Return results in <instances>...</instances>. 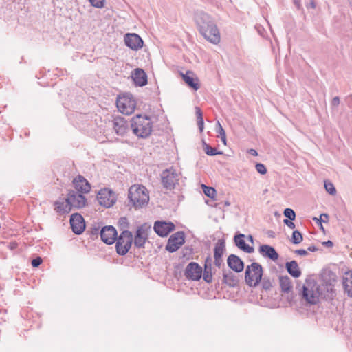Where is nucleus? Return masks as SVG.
<instances>
[{"mask_svg":"<svg viewBox=\"0 0 352 352\" xmlns=\"http://www.w3.org/2000/svg\"><path fill=\"white\" fill-rule=\"evenodd\" d=\"M245 235L243 234H239L235 235L234 237V240L236 245L245 252H253L254 250V248L245 243L243 239Z\"/></svg>","mask_w":352,"mask_h":352,"instance_id":"nucleus-25","label":"nucleus"},{"mask_svg":"<svg viewBox=\"0 0 352 352\" xmlns=\"http://www.w3.org/2000/svg\"><path fill=\"white\" fill-rule=\"evenodd\" d=\"M185 234L182 231L173 234L168 239L166 250L170 252H175L184 243Z\"/></svg>","mask_w":352,"mask_h":352,"instance_id":"nucleus-10","label":"nucleus"},{"mask_svg":"<svg viewBox=\"0 0 352 352\" xmlns=\"http://www.w3.org/2000/svg\"><path fill=\"white\" fill-rule=\"evenodd\" d=\"M131 127L135 135L146 138L152 132L153 122L148 116L138 114L132 118Z\"/></svg>","mask_w":352,"mask_h":352,"instance_id":"nucleus-3","label":"nucleus"},{"mask_svg":"<svg viewBox=\"0 0 352 352\" xmlns=\"http://www.w3.org/2000/svg\"><path fill=\"white\" fill-rule=\"evenodd\" d=\"M128 199L135 209L146 206L149 201L148 191L142 185H133L128 191Z\"/></svg>","mask_w":352,"mask_h":352,"instance_id":"nucleus-2","label":"nucleus"},{"mask_svg":"<svg viewBox=\"0 0 352 352\" xmlns=\"http://www.w3.org/2000/svg\"><path fill=\"white\" fill-rule=\"evenodd\" d=\"M340 104V98L335 96L331 101V105L333 107H338Z\"/></svg>","mask_w":352,"mask_h":352,"instance_id":"nucleus-47","label":"nucleus"},{"mask_svg":"<svg viewBox=\"0 0 352 352\" xmlns=\"http://www.w3.org/2000/svg\"><path fill=\"white\" fill-rule=\"evenodd\" d=\"M263 276V267L261 265L254 262L245 269V280L250 287H256L261 282Z\"/></svg>","mask_w":352,"mask_h":352,"instance_id":"nucleus-5","label":"nucleus"},{"mask_svg":"<svg viewBox=\"0 0 352 352\" xmlns=\"http://www.w3.org/2000/svg\"><path fill=\"white\" fill-rule=\"evenodd\" d=\"M100 226H92L87 232L90 234L91 236H97L98 234L100 233Z\"/></svg>","mask_w":352,"mask_h":352,"instance_id":"nucleus-39","label":"nucleus"},{"mask_svg":"<svg viewBox=\"0 0 352 352\" xmlns=\"http://www.w3.org/2000/svg\"><path fill=\"white\" fill-rule=\"evenodd\" d=\"M309 6L312 8H316V3L314 2V1H311L310 2V4H309Z\"/></svg>","mask_w":352,"mask_h":352,"instance_id":"nucleus-55","label":"nucleus"},{"mask_svg":"<svg viewBox=\"0 0 352 352\" xmlns=\"http://www.w3.org/2000/svg\"><path fill=\"white\" fill-rule=\"evenodd\" d=\"M303 240L302 234L298 230H294L292 235V242L294 244H299Z\"/></svg>","mask_w":352,"mask_h":352,"instance_id":"nucleus-36","label":"nucleus"},{"mask_svg":"<svg viewBox=\"0 0 352 352\" xmlns=\"http://www.w3.org/2000/svg\"><path fill=\"white\" fill-rule=\"evenodd\" d=\"M204 151L208 155L214 156L217 155H222L223 154L222 151H217L215 148L211 147L210 146L207 144L206 142H204Z\"/></svg>","mask_w":352,"mask_h":352,"instance_id":"nucleus-33","label":"nucleus"},{"mask_svg":"<svg viewBox=\"0 0 352 352\" xmlns=\"http://www.w3.org/2000/svg\"><path fill=\"white\" fill-rule=\"evenodd\" d=\"M73 184L74 188L79 193H87L91 190V186L87 179L81 176L78 175L73 180Z\"/></svg>","mask_w":352,"mask_h":352,"instance_id":"nucleus-18","label":"nucleus"},{"mask_svg":"<svg viewBox=\"0 0 352 352\" xmlns=\"http://www.w3.org/2000/svg\"><path fill=\"white\" fill-rule=\"evenodd\" d=\"M97 199L100 205L105 208H110L116 203V197L111 190L104 188L98 193Z\"/></svg>","mask_w":352,"mask_h":352,"instance_id":"nucleus-9","label":"nucleus"},{"mask_svg":"<svg viewBox=\"0 0 352 352\" xmlns=\"http://www.w3.org/2000/svg\"><path fill=\"white\" fill-rule=\"evenodd\" d=\"M184 274L188 279L199 280L202 276V267L195 262H190L186 266Z\"/></svg>","mask_w":352,"mask_h":352,"instance_id":"nucleus-14","label":"nucleus"},{"mask_svg":"<svg viewBox=\"0 0 352 352\" xmlns=\"http://www.w3.org/2000/svg\"><path fill=\"white\" fill-rule=\"evenodd\" d=\"M324 188L327 192L331 195H334L336 193V190L333 183L324 181Z\"/></svg>","mask_w":352,"mask_h":352,"instance_id":"nucleus-37","label":"nucleus"},{"mask_svg":"<svg viewBox=\"0 0 352 352\" xmlns=\"http://www.w3.org/2000/svg\"><path fill=\"white\" fill-rule=\"evenodd\" d=\"M214 258V264L215 265V266H217L219 268H220L221 267V265L224 266L223 258Z\"/></svg>","mask_w":352,"mask_h":352,"instance_id":"nucleus-45","label":"nucleus"},{"mask_svg":"<svg viewBox=\"0 0 352 352\" xmlns=\"http://www.w3.org/2000/svg\"><path fill=\"white\" fill-rule=\"evenodd\" d=\"M283 214L289 220H294L296 218V213L291 208H285L284 210Z\"/></svg>","mask_w":352,"mask_h":352,"instance_id":"nucleus-38","label":"nucleus"},{"mask_svg":"<svg viewBox=\"0 0 352 352\" xmlns=\"http://www.w3.org/2000/svg\"><path fill=\"white\" fill-rule=\"evenodd\" d=\"M294 4L296 6V7L299 9L300 7V3L299 0H294Z\"/></svg>","mask_w":352,"mask_h":352,"instance_id":"nucleus-53","label":"nucleus"},{"mask_svg":"<svg viewBox=\"0 0 352 352\" xmlns=\"http://www.w3.org/2000/svg\"><path fill=\"white\" fill-rule=\"evenodd\" d=\"M328 219H329V216L327 214H322L320 217V219H318L316 217H314L313 219L314 221H316V222H319L320 224H321L322 221L325 222V221H328Z\"/></svg>","mask_w":352,"mask_h":352,"instance_id":"nucleus-42","label":"nucleus"},{"mask_svg":"<svg viewBox=\"0 0 352 352\" xmlns=\"http://www.w3.org/2000/svg\"><path fill=\"white\" fill-rule=\"evenodd\" d=\"M92 6L101 8L104 7V0H89Z\"/></svg>","mask_w":352,"mask_h":352,"instance_id":"nucleus-41","label":"nucleus"},{"mask_svg":"<svg viewBox=\"0 0 352 352\" xmlns=\"http://www.w3.org/2000/svg\"><path fill=\"white\" fill-rule=\"evenodd\" d=\"M43 262V259L38 256L32 260V265L34 267H38Z\"/></svg>","mask_w":352,"mask_h":352,"instance_id":"nucleus-43","label":"nucleus"},{"mask_svg":"<svg viewBox=\"0 0 352 352\" xmlns=\"http://www.w3.org/2000/svg\"><path fill=\"white\" fill-rule=\"evenodd\" d=\"M226 250L225 240L219 239L214 245V258H222Z\"/></svg>","mask_w":352,"mask_h":352,"instance_id":"nucleus-30","label":"nucleus"},{"mask_svg":"<svg viewBox=\"0 0 352 352\" xmlns=\"http://www.w3.org/2000/svg\"><path fill=\"white\" fill-rule=\"evenodd\" d=\"M125 45L130 49L138 51L143 47L144 41L142 38L135 33H127L124 35Z\"/></svg>","mask_w":352,"mask_h":352,"instance_id":"nucleus-12","label":"nucleus"},{"mask_svg":"<svg viewBox=\"0 0 352 352\" xmlns=\"http://www.w3.org/2000/svg\"><path fill=\"white\" fill-rule=\"evenodd\" d=\"M322 244L326 247H332L333 245V242L330 240L323 242Z\"/></svg>","mask_w":352,"mask_h":352,"instance_id":"nucleus-50","label":"nucleus"},{"mask_svg":"<svg viewBox=\"0 0 352 352\" xmlns=\"http://www.w3.org/2000/svg\"><path fill=\"white\" fill-rule=\"evenodd\" d=\"M248 153L253 156H256L258 155L257 151L253 148L250 149Z\"/></svg>","mask_w":352,"mask_h":352,"instance_id":"nucleus-52","label":"nucleus"},{"mask_svg":"<svg viewBox=\"0 0 352 352\" xmlns=\"http://www.w3.org/2000/svg\"><path fill=\"white\" fill-rule=\"evenodd\" d=\"M260 254L266 258L275 261L278 258V254L274 247L270 245H262L259 247Z\"/></svg>","mask_w":352,"mask_h":352,"instance_id":"nucleus-24","label":"nucleus"},{"mask_svg":"<svg viewBox=\"0 0 352 352\" xmlns=\"http://www.w3.org/2000/svg\"><path fill=\"white\" fill-rule=\"evenodd\" d=\"M196 23L199 32L212 43L217 44L220 41V33L212 17L205 12L196 16Z\"/></svg>","mask_w":352,"mask_h":352,"instance_id":"nucleus-1","label":"nucleus"},{"mask_svg":"<svg viewBox=\"0 0 352 352\" xmlns=\"http://www.w3.org/2000/svg\"><path fill=\"white\" fill-rule=\"evenodd\" d=\"M296 254L300 255V256H307L308 254L307 251L303 249H299L296 250L294 252Z\"/></svg>","mask_w":352,"mask_h":352,"instance_id":"nucleus-48","label":"nucleus"},{"mask_svg":"<svg viewBox=\"0 0 352 352\" xmlns=\"http://www.w3.org/2000/svg\"><path fill=\"white\" fill-rule=\"evenodd\" d=\"M256 169L257 172L261 175H265L267 173V168L265 166L261 163H257L256 164Z\"/></svg>","mask_w":352,"mask_h":352,"instance_id":"nucleus-40","label":"nucleus"},{"mask_svg":"<svg viewBox=\"0 0 352 352\" xmlns=\"http://www.w3.org/2000/svg\"><path fill=\"white\" fill-rule=\"evenodd\" d=\"M70 226L76 234H80L85 229V223L82 216L78 213L73 214L70 217Z\"/></svg>","mask_w":352,"mask_h":352,"instance_id":"nucleus-17","label":"nucleus"},{"mask_svg":"<svg viewBox=\"0 0 352 352\" xmlns=\"http://www.w3.org/2000/svg\"><path fill=\"white\" fill-rule=\"evenodd\" d=\"M223 283L230 287H236L239 283L238 277L231 271L223 269L222 270Z\"/></svg>","mask_w":352,"mask_h":352,"instance_id":"nucleus-23","label":"nucleus"},{"mask_svg":"<svg viewBox=\"0 0 352 352\" xmlns=\"http://www.w3.org/2000/svg\"><path fill=\"white\" fill-rule=\"evenodd\" d=\"M342 284L347 295L352 298V271L345 272L342 278Z\"/></svg>","mask_w":352,"mask_h":352,"instance_id":"nucleus-28","label":"nucleus"},{"mask_svg":"<svg viewBox=\"0 0 352 352\" xmlns=\"http://www.w3.org/2000/svg\"><path fill=\"white\" fill-rule=\"evenodd\" d=\"M196 116H197V125L199 126V129L200 131H202L204 130V118H203V114L202 112L199 107H196Z\"/></svg>","mask_w":352,"mask_h":352,"instance_id":"nucleus-35","label":"nucleus"},{"mask_svg":"<svg viewBox=\"0 0 352 352\" xmlns=\"http://www.w3.org/2000/svg\"><path fill=\"white\" fill-rule=\"evenodd\" d=\"M330 294H331V296H332V295H333V289H332V288H331V292H330Z\"/></svg>","mask_w":352,"mask_h":352,"instance_id":"nucleus-56","label":"nucleus"},{"mask_svg":"<svg viewBox=\"0 0 352 352\" xmlns=\"http://www.w3.org/2000/svg\"><path fill=\"white\" fill-rule=\"evenodd\" d=\"M119 224L122 228H127L129 226L128 220L126 217H121L119 219Z\"/></svg>","mask_w":352,"mask_h":352,"instance_id":"nucleus-44","label":"nucleus"},{"mask_svg":"<svg viewBox=\"0 0 352 352\" xmlns=\"http://www.w3.org/2000/svg\"><path fill=\"white\" fill-rule=\"evenodd\" d=\"M113 128L118 135L123 136L128 129L127 122L124 118L116 117L113 120Z\"/></svg>","mask_w":352,"mask_h":352,"instance_id":"nucleus-20","label":"nucleus"},{"mask_svg":"<svg viewBox=\"0 0 352 352\" xmlns=\"http://www.w3.org/2000/svg\"><path fill=\"white\" fill-rule=\"evenodd\" d=\"M100 235L101 240L108 244H113L118 236L117 231L116 228L112 226H107L103 227L100 231Z\"/></svg>","mask_w":352,"mask_h":352,"instance_id":"nucleus-15","label":"nucleus"},{"mask_svg":"<svg viewBox=\"0 0 352 352\" xmlns=\"http://www.w3.org/2000/svg\"><path fill=\"white\" fill-rule=\"evenodd\" d=\"M67 199L69 202L71 209L72 208H83L85 206L87 201V199L84 195L74 190H70L69 192Z\"/></svg>","mask_w":352,"mask_h":352,"instance_id":"nucleus-13","label":"nucleus"},{"mask_svg":"<svg viewBox=\"0 0 352 352\" xmlns=\"http://www.w3.org/2000/svg\"><path fill=\"white\" fill-rule=\"evenodd\" d=\"M182 76L184 81L188 87L195 91L199 89V79L195 77V74L192 71H187L186 74H182Z\"/></svg>","mask_w":352,"mask_h":352,"instance_id":"nucleus-21","label":"nucleus"},{"mask_svg":"<svg viewBox=\"0 0 352 352\" xmlns=\"http://www.w3.org/2000/svg\"><path fill=\"white\" fill-rule=\"evenodd\" d=\"M228 267L236 272H241L244 269V262L236 255L230 254L227 259Z\"/></svg>","mask_w":352,"mask_h":352,"instance_id":"nucleus-19","label":"nucleus"},{"mask_svg":"<svg viewBox=\"0 0 352 352\" xmlns=\"http://www.w3.org/2000/svg\"><path fill=\"white\" fill-rule=\"evenodd\" d=\"M216 132L219 134V136L221 138V140L223 142L224 145H226V135L225 130L222 127L220 122L218 121L216 124Z\"/></svg>","mask_w":352,"mask_h":352,"instance_id":"nucleus-32","label":"nucleus"},{"mask_svg":"<svg viewBox=\"0 0 352 352\" xmlns=\"http://www.w3.org/2000/svg\"><path fill=\"white\" fill-rule=\"evenodd\" d=\"M287 272L294 278H298L301 275V270L296 261H292L285 263Z\"/></svg>","mask_w":352,"mask_h":352,"instance_id":"nucleus-26","label":"nucleus"},{"mask_svg":"<svg viewBox=\"0 0 352 352\" xmlns=\"http://www.w3.org/2000/svg\"><path fill=\"white\" fill-rule=\"evenodd\" d=\"M201 187H202V189H203V191L204 192V194L211 198V199H214L216 194H217V192H216V190L212 188V187H209V186H206L205 184H202L201 185Z\"/></svg>","mask_w":352,"mask_h":352,"instance_id":"nucleus-34","label":"nucleus"},{"mask_svg":"<svg viewBox=\"0 0 352 352\" xmlns=\"http://www.w3.org/2000/svg\"><path fill=\"white\" fill-rule=\"evenodd\" d=\"M212 259L208 257L205 261L204 270L202 271L203 279L208 283L212 281Z\"/></svg>","mask_w":352,"mask_h":352,"instance_id":"nucleus-27","label":"nucleus"},{"mask_svg":"<svg viewBox=\"0 0 352 352\" xmlns=\"http://www.w3.org/2000/svg\"><path fill=\"white\" fill-rule=\"evenodd\" d=\"M116 252L119 255L124 256L129 250L133 243V234L129 230H123L119 236H117Z\"/></svg>","mask_w":352,"mask_h":352,"instance_id":"nucleus-7","label":"nucleus"},{"mask_svg":"<svg viewBox=\"0 0 352 352\" xmlns=\"http://www.w3.org/2000/svg\"><path fill=\"white\" fill-rule=\"evenodd\" d=\"M175 228V226L172 222L158 221L155 222L153 229L157 235L165 237L173 231Z\"/></svg>","mask_w":352,"mask_h":352,"instance_id":"nucleus-16","label":"nucleus"},{"mask_svg":"<svg viewBox=\"0 0 352 352\" xmlns=\"http://www.w3.org/2000/svg\"><path fill=\"white\" fill-rule=\"evenodd\" d=\"M179 177V173L173 167L164 170L160 174L162 184L167 190L175 188L176 184H178Z\"/></svg>","mask_w":352,"mask_h":352,"instance_id":"nucleus-6","label":"nucleus"},{"mask_svg":"<svg viewBox=\"0 0 352 352\" xmlns=\"http://www.w3.org/2000/svg\"><path fill=\"white\" fill-rule=\"evenodd\" d=\"M318 250V248L317 247L314 246V245H310L307 248V250H309L310 252H316Z\"/></svg>","mask_w":352,"mask_h":352,"instance_id":"nucleus-51","label":"nucleus"},{"mask_svg":"<svg viewBox=\"0 0 352 352\" xmlns=\"http://www.w3.org/2000/svg\"><path fill=\"white\" fill-rule=\"evenodd\" d=\"M132 78L136 85L142 87L147 84V75L142 69H135L132 74Z\"/></svg>","mask_w":352,"mask_h":352,"instance_id":"nucleus-22","label":"nucleus"},{"mask_svg":"<svg viewBox=\"0 0 352 352\" xmlns=\"http://www.w3.org/2000/svg\"><path fill=\"white\" fill-rule=\"evenodd\" d=\"M116 104L122 113L131 115L135 111L136 102L132 96H124L118 98Z\"/></svg>","mask_w":352,"mask_h":352,"instance_id":"nucleus-8","label":"nucleus"},{"mask_svg":"<svg viewBox=\"0 0 352 352\" xmlns=\"http://www.w3.org/2000/svg\"><path fill=\"white\" fill-rule=\"evenodd\" d=\"M225 204H226V206H229V205H230L229 202H228V201H226V202L225 203Z\"/></svg>","mask_w":352,"mask_h":352,"instance_id":"nucleus-57","label":"nucleus"},{"mask_svg":"<svg viewBox=\"0 0 352 352\" xmlns=\"http://www.w3.org/2000/svg\"><path fill=\"white\" fill-rule=\"evenodd\" d=\"M279 283L281 290L285 293H288L292 289V283L288 276H281L279 277Z\"/></svg>","mask_w":352,"mask_h":352,"instance_id":"nucleus-31","label":"nucleus"},{"mask_svg":"<svg viewBox=\"0 0 352 352\" xmlns=\"http://www.w3.org/2000/svg\"><path fill=\"white\" fill-rule=\"evenodd\" d=\"M292 221V220H289V219H284L283 222L289 228L294 229V228H295V224Z\"/></svg>","mask_w":352,"mask_h":352,"instance_id":"nucleus-46","label":"nucleus"},{"mask_svg":"<svg viewBox=\"0 0 352 352\" xmlns=\"http://www.w3.org/2000/svg\"><path fill=\"white\" fill-rule=\"evenodd\" d=\"M322 287L316 285L315 283L307 282V284L303 285L301 292L302 299L307 304L315 305L318 302L319 297L322 296Z\"/></svg>","mask_w":352,"mask_h":352,"instance_id":"nucleus-4","label":"nucleus"},{"mask_svg":"<svg viewBox=\"0 0 352 352\" xmlns=\"http://www.w3.org/2000/svg\"><path fill=\"white\" fill-rule=\"evenodd\" d=\"M150 226L146 223L139 226L134 235V245L137 248H144L148 240V231Z\"/></svg>","mask_w":352,"mask_h":352,"instance_id":"nucleus-11","label":"nucleus"},{"mask_svg":"<svg viewBox=\"0 0 352 352\" xmlns=\"http://www.w3.org/2000/svg\"><path fill=\"white\" fill-rule=\"evenodd\" d=\"M248 240L249 241H250L252 243H254V238H253V236H252V235H250V234L248 236Z\"/></svg>","mask_w":352,"mask_h":352,"instance_id":"nucleus-54","label":"nucleus"},{"mask_svg":"<svg viewBox=\"0 0 352 352\" xmlns=\"http://www.w3.org/2000/svg\"><path fill=\"white\" fill-rule=\"evenodd\" d=\"M271 283L270 280H263V287L265 289H269L271 287Z\"/></svg>","mask_w":352,"mask_h":352,"instance_id":"nucleus-49","label":"nucleus"},{"mask_svg":"<svg viewBox=\"0 0 352 352\" xmlns=\"http://www.w3.org/2000/svg\"><path fill=\"white\" fill-rule=\"evenodd\" d=\"M54 205L56 206L54 210L59 214L69 213L72 210L67 198L63 201H56Z\"/></svg>","mask_w":352,"mask_h":352,"instance_id":"nucleus-29","label":"nucleus"}]
</instances>
